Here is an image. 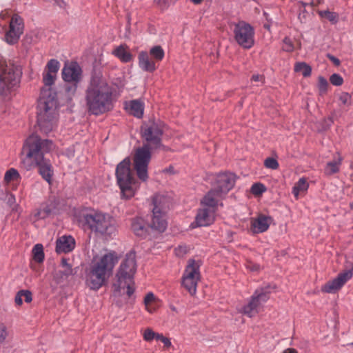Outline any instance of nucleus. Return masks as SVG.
I'll list each match as a JSON object with an SVG mask.
<instances>
[{"label": "nucleus", "mask_w": 353, "mask_h": 353, "mask_svg": "<svg viewBox=\"0 0 353 353\" xmlns=\"http://www.w3.org/2000/svg\"><path fill=\"white\" fill-rule=\"evenodd\" d=\"M141 132L145 143L142 147L136 150L133 168L139 179L142 182H146L148 179V170L151 152L165 148L162 143L163 125L160 121H149L141 126Z\"/></svg>", "instance_id": "f257e3e1"}, {"label": "nucleus", "mask_w": 353, "mask_h": 353, "mask_svg": "<svg viewBox=\"0 0 353 353\" xmlns=\"http://www.w3.org/2000/svg\"><path fill=\"white\" fill-rule=\"evenodd\" d=\"M114 89L101 74L92 76L85 90V102L88 112L99 116L114 108Z\"/></svg>", "instance_id": "f03ea898"}, {"label": "nucleus", "mask_w": 353, "mask_h": 353, "mask_svg": "<svg viewBox=\"0 0 353 353\" xmlns=\"http://www.w3.org/2000/svg\"><path fill=\"white\" fill-rule=\"evenodd\" d=\"M57 74L46 70L43 72L42 88L37 105V123L41 130L48 133L51 132L57 123L58 117V102L57 93L52 88L54 83Z\"/></svg>", "instance_id": "7ed1b4c3"}, {"label": "nucleus", "mask_w": 353, "mask_h": 353, "mask_svg": "<svg viewBox=\"0 0 353 353\" xmlns=\"http://www.w3.org/2000/svg\"><path fill=\"white\" fill-rule=\"evenodd\" d=\"M54 145L52 141L41 139L37 135L32 134L26 140L23 153L25 157L22 163L26 170L38 166L39 173L48 183H51L53 170L49 160L44 158V154L49 152Z\"/></svg>", "instance_id": "20e7f679"}, {"label": "nucleus", "mask_w": 353, "mask_h": 353, "mask_svg": "<svg viewBox=\"0 0 353 353\" xmlns=\"http://www.w3.org/2000/svg\"><path fill=\"white\" fill-rule=\"evenodd\" d=\"M119 259L114 251H110L101 257H94L91 263L88 276L94 287L106 285L113 269Z\"/></svg>", "instance_id": "39448f33"}, {"label": "nucleus", "mask_w": 353, "mask_h": 353, "mask_svg": "<svg viewBox=\"0 0 353 353\" xmlns=\"http://www.w3.org/2000/svg\"><path fill=\"white\" fill-rule=\"evenodd\" d=\"M82 219L90 230L105 239H112L117 234L116 221L108 213L92 210L83 213Z\"/></svg>", "instance_id": "423d86ee"}, {"label": "nucleus", "mask_w": 353, "mask_h": 353, "mask_svg": "<svg viewBox=\"0 0 353 353\" xmlns=\"http://www.w3.org/2000/svg\"><path fill=\"white\" fill-rule=\"evenodd\" d=\"M116 176L122 196L125 199L134 196L140 187V183L131 174L129 158L124 159L117 165Z\"/></svg>", "instance_id": "0eeeda50"}, {"label": "nucleus", "mask_w": 353, "mask_h": 353, "mask_svg": "<svg viewBox=\"0 0 353 353\" xmlns=\"http://www.w3.org/2000/svg\"><path fill=\"white\" fill-rule=\"evenodd\" d=\"M22 70L19 65L13 61L0 63V91L7 95L20 83Z\"/></svg>", "instance_id": "6e6552de"}, {"label": "nucleus", "mask_w": 353, "mask_h": 353, "mask_svg": "<svg viewBox=\"0 0 353 353\" xmlns=\"http://www.w3.org/2000/svg\"><path fill=\"white\" fill-rule=\"evenodd\" d=\"M152 216L150 226L154 230L163 232L168 225L165 213L170 206V200L167 196L157 194L152 199Z\"/></svg>", "instance_id": "1a4fd4ad"}, {"label": "nucleus", "mask_w": 353, "mask_h": 353, "mask_svg": "<svg viewBox=\"0 0 353 353\" xmlns=\"http://www.w3.org/2000/svg\"><path fill=\"white\" fill-rule=\"evenodd\" d=\"M137 271L136 255L130 252L125 255L116 273L117 287H133Z\"/></svg>", "instance_id": "9d476101"}, {"label": "nucleus", "mask_w": 353, "mask_h": 353, "mask_svg": "<svg viewBox=\"0 0 353 353\" xmlns=\"http://www.w3.org/2000/svg\"><path fill=\"white\" fill-rule=\"evenodd\" d=\"M82 69L77 62L65 63L62 69L63 80L70 85L65 87V91L70 96L77 92L79 84L82 80Z\"/></svg>", "instance_id": "9b49d317"}, {"label": "nucleus", "mask_w": 353, "mask_h": 353, "mask_svg": "<svg viewBox=\"0 0 353 353\" xmlns=\"http://www.w3.org/2000/svg\"><path fill=\"white\" fill-rule=\"evenodd\" d=\"M235 41L244 49H250L254 44L255 31L254 28L245 21H241L234 25Z\"/></svg>", "instance_id": "f8f14e48"}, {"label": "nucleus", "mask_w": 353, "mask_h": 353, "mask_svg": "<svg viewBox=\"0 0 353 353\" xmlns=\"http://www.w3.org/2000/svg\"><path fill=\"white\" fill-rule=\"evenodd\" d=\"M24 28L23 19L18 14L12 15L8 28L5 32V41L9 45L17 43L21 36L23 34Z\"/></svg>", "instance_id": "ddd939ff"}, {"label": "nucleus", "mask_w": 353, "mask_h": 353, "mask_svg": "<svg viewBox=\"0 0 353 353\" xmlns=\"http://www.w3.org/2000/svg\"><path fill=\"white\" fill-rule=\"evenodd\" d=\"M269 299V295L267 292H264L263 289L256 290L254 294L252 296L251 300L248 305H245L243 308V312L249 317H252L258 312V307L259 305L267 301Z\"/></svg>", "instance_id": "4468645a"}, {"label": "nucleus", "mask_w": 353, "mask_h": 353, "mask_svg": "<svg viewBox=\"0 0 353 353\" xmlns=\"http://www.w3.org/2000/svg\"><path fill=\"white\" fill-rule=\"evenodd\" d=\"M199 264L194 260H190L182 278V287H196L200 273Z\"/></svg>", "instance_id": "2eb2a0df"}, {"label": "nucleus", "mask_w": 353, "mask_h": 353, "mask_svg": "<svg viewBox=\"0 0 353 353\" xmlns=\"http://www.w3.org/2000/svg\"><path fill=\"white\" fill-rule=\"evenodd\" d=\"M235 175L232 173H220L215 177L214 189L223 196L226 194L234 185Z\"/></svg>", "instance_id": "dca6fc26"}, {"label": "nucleus", "mask_w": 353, "mask_h": 353, "mask_svg": "<svg viewBox=\"0 0 353 353\" xmlns=\"http://www.w3.org/2000/svg\"><path fill=\"white\" fill-rule=\"evenodd\" d=\"M272 222L271 216L259 214L257 217L251 219L250 230L256 234L264 232L268 230Z\"/></svg>", "instance_id": "f3484780"}, {"label": "nucleus", "mask_w": 353, "mask_h": 353, "mask_svg": "<svg viewBox=\"0 0 353 353\" xmlns=\"http://www.w3.org/2000/svg\"><path fill=\"white\" fill-rule=\"evenodd\" d=\"M214 210L204 207L199 210L195 218L196 226L205 227L212 224L214 220Z\"/></svg>", "instance_id": "a211bd4d"}, {"label": "nucleus", "mask_w": 353, "mask_h": 353, "mask_svg": "<svg viewBox=\"0 0 353 353\" xmlns=\"http://www.w3.org/2000/svg\"><path fill=\"white\" fill-rule=\"evenodd\" d=\"M75 248L74 239L69 236H62L56 241V252L57 253H68Z\"/></svg>", "instance_id": "6ab92c4d"}, {"label": "nucleus", "mask_w": 353, "mask_h": 353, "mask_svg": "<svg viewBox=\"0 0 353 353\" xmlns=\"http://www.w3.org/2000/svg\"><path fill=\"white\" fill-rule=\"evenodd\" d=\"M223 195L217 192L216 190L212 188L210 190L203 198L201 200V205L203 207L216 210V206L219 204V202L223 198Z\"/></svg>", "instance_id": "aec40b11"}, {"label": "nucleus", "mask_w": 353, "mask_h": 353, "mask_svg": "<svg viewBox=\"0 0 353 353\" xmlns=\"http://www.w3.org/2000/svg\"><path fill=\"white\" fill-rule=\"evenodd\" d=\"M139 66L145 72H152L157 69L155 61L150 59L146 51H141L138 55Z\"/></svg>", "instance_id": "412c9836"}, {"label": "nucleus", "mask_w": 353, "mask_h": 353, "mask_svg": "<svg viewBox=\"0 0 353 353\" xmlns=\"http://www.w3.org/2000/svg\"><path fill=\"white\" fill-rule=\"evenodd\" d=\"M125 108L128 113L137 118H141L143 115L144 104L140 100H132L125 103Z\"/></svg>", "instance_id": "4be33fe9"}, {"label": "nucleus", "mask_w": 353, "mask_h": 353, "mask_svg": "<svg viewBox=\"0 0 353 353\" xmlns=\"http://www.w3.org/2000/svg\"><path fill=\"white\" fill-rule=\"evenodd\" d=\"M112 54L123 63L130 62L132 59V54L129 51L128 47L125 44L117 46L113 50Z\"/></svg>", "instance_id": "5701e85b"}, {"label": "nucleus", "mask_w": 353, "mask_h": 353, "mask_svg": "<svg viewBox=\"0 0 353 353\" xmlns=\"http://www.w3.org/2000/svg\"><path fill=\"white\" fill-rule=\"evenodd\" d=\"M132 230L136 236L144 237L147 234V228L145 221L140 217H137L132 220Z\"/></svg>", "instance_id": "b1692460"}, {"label": "nucleus", "mask_w": 353, "mask_h": 353, "mask_svg": "<svg viewBox=\"0 0 353 353\" xmlns=\"http://www.w3.org/2000/svg\"><path fill=\"white\" fill-rule=\"evenodd\" d=\"M352 276V273L350 270L342 272L333 279L332 283H326L323 287H342Z\"/></svg>", "instance_id": "393cba45"}, {"label": "nucleus", "mask_w": 353, "mask_h": 353, "mask_svg": "<svg viewBox=\"0 0 353 353\" xmlns=\"http://www.w3.org/2000/svg\"><path fill=\"white\" fill-rule=\"evenodd\" d=\"M308 186L309 185L307 182V179L305 177H301L293 187L292 194L296 198H298L300 194L304 193L307 191Z\"/></svg>", "instance_id": "a878e982"}, {"label": "nucleus", "mask_w": 353, "mask_h": 353, "mask_svg": "<svg viewBox=\"0 0 353 353\" xmlns=\"http://www.w3.org/2000/svg\"><path fill=\"white\" fill-rule=\"evenodd\" d=\"M23 299L26 303H30L32 300V292L28 290H19L15 296V303L17 305H22Z\"/></svg>", "instance_id": "bb28decb"}, {"label": "nucleus", "mask_w": 353, "mask_h": 353, "mask_svg": "<svg viewBox=\"0 0 353 353\" xmlns=\"http://www.w3.org/2000/svg\"><path fill=\"white\" fill-rule=\"evenodd\" d=\"M21 179V175L17 170L15 168H10L6 172L3 180L5 183L8 184L11 182L19 183Z\"/></svg>", "instance_id": "cd10ccee"}, {"label": "nucleus", "mask_w": 353, "mask_h": 353, "mask_svg": "<svg viewBox=\"0 0 353 353\" xmlns=\"http://www.w3.org/2000/svg\"><path fill=\"white\" fill-rule=\"evenodd\" d=\"M149 55L153 60L160 61L163 59L165 52L160 46H155L150 48Z\"/></svg>", "instance_id": "c85d7f7f"}, {"label": "nucleus", "mask_w": 353, "mask_h": 353, "mask_svg": "<svg viewBox=\"0 0 353 353\" xmlns=\"http://www.w3.org/2000/svg\"><path fill=\"white\" fill-rule=\"evenodd\" d=\"M34 260L38 263H41L44 260L43 248L41 244H36L32 249Z\"/></svg>", "instance_id": "c756f323"}, {"label": "nucleus", "mask_w": 353, "mask_h": 353, "mask_svg": "<svg viewBox=\"0 0 353 353\" xmlns=\"http://www.w3.org/2000/svg\"><path fill=\"white\" fill-rule=\"evenodd\" d=\"M307 3L303 2H299V12L298 14V19L302 23H306L308 21V13L306 10Z\"/></svg>", "instance_id": "7c9ffc66"}, {"label": "nucleus", "mask_w": 353, "mask_h": 353, "mask_svg": "<svg viewBox=\"0 0 353 353\" xmlns=\"http://www.w3.org/2000/svg\"><path fill=\"white\" fill-rule=\"evenodd\" d=\"M59 68L60 63L57 59H52L47 63L44 70L57 74Z\"/></svg>", "instance_id": "2f4dec72"}, {"label": "nucleus", "mask_w": 353, "mask_h": 353, "mask_svg": "<svg viewBox=\"0 0 353 353\" xmlns=\"http://www.w3.org/2000/svg\"><path fill=\"white\" fill-rule=\"evenodd\" d=\"M340 161H332L327 163L325 171L327 174L336 173L339 170Z\"/></svg>", "instance_id": "473e14b6"}, {"label": "nucleus", "mask_w": 353, "mask_h": 353, "mask_svg": "<svg viewBox=\"0 0 353 353\" xmlns=\"http://www.w3.org/2000/svg\"><path fill=\"white\" fill-rule=\"evenodd\" d=\"M329 84L327 79L323 77H319L318 79L317 88L319 94L323 96L326 94Z\"/></svg>", "instance_id": "72a5a7b5"}, {"label": "nucleus", "mask_w": 353, "mask_h": 353, "mask_svg": "<svg viewBox=\"0 0 353 353\" xmlns=\"http://www.w3.org/2000/svg\"><path fill=\"white\" fill-rule=\"evenodd\" d=\"M319 14L321 17L328 19L332 23H336L338 21V14L336 12L329 10H322L319 11Z\"/></svg>", "instance_id": "f704fd0d"}, {"label": "nucleus", "mask_w": 353, "mask_h": 353, "mask_svg": "<svg viewBox=\"0 0 353 353\" xmlns=\"http://www.w3.org/2000/svg\"><path fill=\"white\" fill-rule=\"evenodd\" d=\"M294 70L296 72H301L303 76H309V66L304 62H299L295 64Z\"/></svg>", "instance_id": "c9c22d12"}, {"label": "nucleus", "mask_w": 353, "mask_h": 353, "mask_svg": "<svg viewBox=\"0 0 353 353\" xmlns=\"http://www.w3.org/2000/svg\"><path fill=\"white\" fill-rule=\"evenodd\" d=\"M158 333L154 332L151 328L147 327L143 332V338L145 341L150 342L156 339Z\"/></svg>", "instance_id": "e433bc0d"}, {"label": "nucleus", "mask_w": 353, "mask_h": 353, "mask_svg": "<svg viewBox=\"0 0 353 353\" xmlns=\"http://www.w3.org/2000/svg\"><path fill=\"white\" fill-rule=\"evenodd\" d=\"M282 49L285 52H292L294 49V44L292 40L289 37H285L283 40Z\"/></svg>", "instance_id": "4c0bfd02"}, {"label": "nucleus", "mask_w": 353, "mask_h": 353, "mask_svg": "<svg viewBox=\"0 0 353 353\" xmlns=\"http://www.w3.org/2000/svg\"><path fill=\"white\" fill-rule=\"evenodd\" d=\"M265 190V186L260 183H254L251 187V192L254 195H260Z\"/></svg>", "instance_id": "58836bf2"}, {"label": "nucleus", "mask_w": 353, "mask_h": 353, "mask_svg": "<svg viewBox=\"0 0 353 353\" xmlns=\"http://www.w3.org/2000/svg\"><path fill=\"white\" fill-rule=\"evenodd\" d=\"M341 105L349 106L351 105V95L347 92H342L339 97Z\"/></svg>", "instance_id": "ea45409f"}, {"label": "nucleus", "mask_w": 353, "mask_h": 353, "mask_svg": "<svg viewBox=\"0 0 353 353\" xmlns=\"http://www.w3.org/2000/svg\"><path fill=\"white\" fill-rule=\"evenodd\" d=\"M264 165L267 168L276 170L279 168L278 161L272 157L267 158L264 161Z\"/></svg>", "instance_id": "a19ab883"}, {"label": "nucleus", "mask_w": 353, "mask_h": 353, "mask_svg": "<svg viewBox=\"0 0 353 353\" xmlns=\"http://www.w3.org/2000/svg\"><path fill=\"white\" fill-rule=\"evenodd\" d=\"M330 81L333 85L340 86L343 83V79L340 74L334 73L330 76Z\"/></svg>", "instance_id": "79ce46f5"}, {"label": "nucleus", "mask_w": 353, "mask_h": 353, "mask_svg": "<svg viewBox=\"0 0 353 353\" xmlns=\"http://www.w3.org/2000/svg\"><path fill=\"white\" fill-rule=\"evenodd\" d=\"M190 248L185 245H179L174 249L175 254L179 257H183L189 251Z\"/></svg>", "instance_id": "37998d69"}, {"label": "nucleus", "mask_w": 353, "mask_h": 353, "mask_svg": "<svg viewBox=\"0 0 353 353\" xmlns=\"http://www.w3.org/2000/svg\"><path fill=\"white\" fill-rule=\"evenodd\" d=\"M125 288H114L113 290L112 296L115 300V301L118 304H121L119 301V299L123 298V292L125 291Z\"/></svg>", "instance_id": "c03bdc74"}, {"label": "nucleus", "mask_w": 353, "mask_h": 353, "mask_svg": "<svg viewBox=\"0 0 353 353\" xmlns=\"http://www.w3.org/2000/svg\"><path fill=\"white\" fill-rule=\"evenodd\" d=\"M38 41L37 33L34 32H30L25 37V42L28 44H32Z\"/></svg>", "instance_id": "a18cd8bd"}, {"label": "nucleus", "mask_w": 353, "mask_h": 353, "mask_svg": "<svg viewBox=\"0 0 353 353\" xmlns=\"http://www.w3.org/2000/svg\"><path fill=\"white\" fill-rule=\"evenodd\" d=\"M134 293V288H125L123 292V298L119 299V301L121 303L126 302L128 299Z\"/></svg>", "instance_id": "49530a36"}, {"label": "nucleus", "mask_w": 353, "mask_h": 353, "mask_svg": "<svg viewBox=\"0 0 353 353\" xmlns=\"http://www.w3.org/2000/svg\"><path fill=\"white\" fill-rule=\"evenodd\" d=\"M156 340L161 341L166 348H169L172 346L170 339L166 336H164L162 334L158 333Z\"/></svg>", "instance_id": "de8ad7c7"}, {"label": "nucleus", "mask_w": 353, "mask_h": 353, "mask_svg": "<svg viewBox=\"0 0 353 353\" xmlns=\"http://www.w3.org/2000/svg\"><path fill=\"white\" fill-rule=\"evenodd\" d=\"M8 336V332L6 330V327L1 324V327H0V343H2L6 340Z\"/></svg>", "instance_id": "09e8293b"}, {"label": "nucleus", "mask_w": 353, "mask_h": 353, "mask_svg": "<svg viewBox=\"0 0 353 353\" xmlns=\"http://www.w3.org/2000/svg\"><path fill=\"white\" fill-rule=\"evenodd\" d=\"M155 300V296L153 293L149 292L147 294L144 299V303L146 307H148V305L152 303Z\"/></svg>", "instance_id": "8fccbe9b"}, {"label": "nucleus", "mask_w": 353, "mask_h": 353, "mask_svg": "<svg viewBox=\"0 0 353 353\" xmlns=\"http://www.w3.org/2000/svg\"><path fill=\"white\" fill-rule=\"evenodd\" d=\"M246 268L251 272H258L260 270V265L259 264L254 263L251 261L248 262Z\"/></svg>", "instance_id": "3c124183"}, {"label": "nucleus", "mask_w": 353, "mask_h": 353, "mask_svg": "<svg viewBox=\"0 0 353 353\" xmlns=\"http://www.w3.org/2000/svg\"><path fill=\"white\" fill-rule=\"evenodd\" d=\"M333 123V120L331 117H329L327 119H325L323 121V126L321 129V130H327Z\"/></svg>", "instance_id": "603ef678"}, {"label": "nucleus", "mask_w": 353, "mask_h": 353, "mask_svg": "<svg viewBox=\"0 0 353 353\" xmlns=\"http://www.w3.org/2000/svg\"><path fill=\"white\" fill-rule=\"evenodd\" d=\"M35 217L37 219H43L48 216V212H46L42 208H40L37 210V213L34 214Z\"/></svg>", "instance_id": "864d4df0"}, {"label": "nucleus", "mask_w": 353, "mask_h": 353, "mask_svg": "<svg viewBox=\"0 0 353 353\" xmlns=\"http://www.w3.org/2000/svg\"><path fill=\"white\" fill-rule=\"evenodd\" d=\"M35 217L37 219H43L48 216V212H46L42 208H40L37 210V213L34 214Z\"/></svg>", "instance_id": "5fc2aeb1"}, {"label": "nucleus", "mask_w": 353, "mask_h": 353, "mask_svg": "<svg viewBox=\"0 0 353 353\" xmlns=\"http://www.w3.org/2000/svg\"><path fill=\"white\" fill-rule=\"evenodd\" d=\"M61 273L63 276L68 277V276L73 274V270L72 269L71 266H67L65 268H63L62 270H61Z\"/></svg>", "instance_id": "6e6d98bb"}, {"label": "nucleus", "mask_w": 353, "mask_h": 353, "mask_svg": "<svg viewBox=\"0 0 353 353\" xmlns=\"http://www.w3.org/2000/svg\"><path fill=\"white\" fill-rule=\"evenodd\" d=\"M339 288H321L323 293L327 294H336Z\"/></svg>", "instance_id": "4d7b16f0"}, {"label": "nucleus", "mask_w": 353, "mask_h": 353, "mask_svg": "<svg viewBox=\"0 0 353 353\" xmlns=\"http://www.w3.org/2000/svg\"><path fill=\"white\" fill-rule=\"evenodd\" d=\"M327 57L328 59L332 61V63L336 65V66H338L340 65V60L335 57L334 56L330 54H327Z\"/></svg>", "instance_id": "13d9d810"}, {"label": "nucleus", "mask_w": 353, "mask_h": 353, "mask_svg": "<svg viewBox=\"0 0 353 353\" xmlns=\"http://www.w3.org/2000/svg\"><path fill=\"white\" fill-rule=\"evenodd\" d=\"M251 80L252 81L261 82L262 83L263 82V77L262 75H260V74H254L252 77Z\"/></svg>", "instance_id": "bf43d9fd"}, {"label": "nucleus", "mask_w": 353, "mask_h": 353, "mask_svg": "<svg viewBox=\"0 0 353 353\" xmlns=\"http://www.w3.org/2000/svg\"><path fill=\"white\" fill-rule=\"evenodd\" d=\"M9 16V12L7 10L2 11L0 13V18L2 19H6Z\"/></svg>", "instance_id": "052dcab7"}, {"label": "nucleus", "mask_w": 353, "mask_h": 353, "mask_svg": "<svg viewBox=\"0 0 353 353\" xmlns=\"http://www.w3.org/2000/svg\"><path fill=\"white\" fill-rule=\"evenodd\" d=\"M67 266H70L68 263V260L66 259H62L61 260V267L62 269L65 268Z\"/></svg>", "instance_id": "680f3d73"}, {"label": "nucleus", "mask_w": 353, "mask_h": 353, "mask_svg": "<svg viewBox=\"0 0 353 353\" xmlns=\"http://www.w3.org/2000/svg\"><path fill=\"white\" fill-rule=\"evenodd\" d=\"M187 289L191 296H194L196 294V288H187Z\"/></svg>", "instance_id": "e2e57ef3"}, {"label": "nucleus", "mask_w": 353, "mask_h": 353, "mask_svg": "<svg viewBox=\"0 0 353 353\" xmlns=\"http://www.w3.org/2000/svg\"><path fill=\"white\" fill-rule=\"evenodd\" d=\"M14 201H15L14 196L13 194H10L8 198V203L11 204V203H14Z\"/></svg>", "instance_id": "0e129e2a"}, {"label": "nucleus", "mask_w": 353, "mask_h": 353, "mask_svg": "<svg viewBox=\"0 0 353 353\" xmlns=\"http://www.w3.org/2000/svg\"><path fill=\"white\" fill-rule=\"evenodd\" d=\"M283 353H297V352L293 348H288Z\"/></svg>", "instance_id": "69168bd1"}, {"label": "nucleus", "mask_w": 353, "mask_h": 353, "mask_svg": "<svg viewBox=\"0 0 353 353\" xmlns=\"http://www.w3.org/2000/svg\"><path fill=\"white\" fill-rule=\"evenodd\" d=\"M43 210H45L46 212H48V216L52 213V210L49 206H45L42 208Z\"/></svg>", "instance_id": "338daca9"}, {"label": "nucleus", "mask_w": 353, "mask_h": 353, "mask_svg": "<svg viewBox=\"0 0 353 353\" xmlns=\"http://www.w3.org/2000/svg\"><path fill=\"white\" fill-rule=\"evenodd\" d=\"M202 0H192V1L195 4H199L201 2Z\"/></svg>", "instance_id": "774afa93"}]
</instances>
